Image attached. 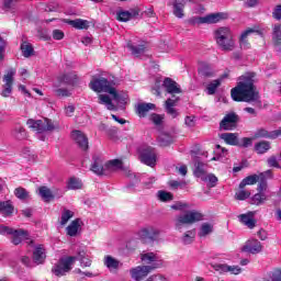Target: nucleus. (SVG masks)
<instances>
[{
	"label": "nucleus",
	"mask_w": 281,
	"mask_h": 281,
	"mask_svg": "<svg viewBox=\"0 0 281 281\" xmlns=\"http://www.w3.org/2000/svg\"><path fill=\"white\" fill-rule=\"evenodd\" d=\"M89 87L95 93H109V95H112V100L119 104L126 102V94L117 91V81L113 79L93 76Z\"/></svg>",
	"instance_id": "nucleus-1"
},
{
	"label": "nucleus",
	"mask_w": 281,
	"mask_h": 281,
	"mask_svg": "<svg viewBox=\"0 0 281 281\" xmlns=\"http://www.w3.org/2000/svg\"><path fill=\"white\" fill-rule=\"evenodd\" d=\"M76 260H79L81 267H91V258L87 256L85 250H80L77 257H64L59 259V261L53 267L52 272L58 278L67 276V273L74 269Z\"/></svg>",
	"instance_id": "nucleus-2"
},
{
	"label": "nucleus",
	"mask_w": 281,
	"mask_h": 281,
	"mask_svg": "<svg viewBox=\"0 0 281 281\" xmlns=\"http://www.w3.org/2000/svg\"><path fill=\"white\" fill-rule=\"evenodd\" d=\"M215 41L224 52H232L235 47L234 35L229 27H220L215 31Z\"/></svg>",
	"instance_id": "nucleus-3"
},
{
	"label": "nucleus",
	"mask_w": 281,
	"mask_h": 281,
	"mask_svg": "<svg viewBox=\"0 0 281 281\" xmlns=\"http://www.w3.org/2000/svg\"><path fill=\"white\" fill-rule=\"evenodd\" d=\"M203 221V214L199 211H188L180 215H177L175 218L176 229L181 231L186 225H193V223H199Z\"/></svg>",
	"instance_id": "nucleus-4"
},
{
	"label": "nucleus",
	"mask_w": 281,
	"mask_h": 281,
	"mask_svg": "<svg viewBox=\"0 0 281 281\" xmlns=\"http://www.w3.org/2000/svg\"><path fill=\"white\" fill-rule=\"evenodd\" d=\"M229 14L225 12H217V13H210L204 16H193L190 18L188 23L190 25H212L214 23H221V21H225V19H228Z\"/></svg>",
	"instance_id": "nucleus-5"
},
{
	"label": "nucleus",
	"mask_w": 281,
	"mask_h": 281,
	"mask_svg": "<svg viewBox=\"0 0 281 281\" xmlns=\"http://www.w3.org/2000/svg\"><path fill=\"white\" fill-rule=\"evenodd\" d=\"M137 153L142 164H145V166H149L150 168L157 166V151L154 147L142 145L138 147Z\"/></svg>",
	"instance_id": "nucleus-6"
},
{
	"label": "nucleus",
	"mask_w": 281,
	"mask_h": 281,
	"mask_svg": "<svg viewBox=\"0 0 281 281\" xmlns=\"http://www.w3.org/2000/svg\"><path fill=\"white\" fill-rule=\"evenodd\" d=\"M0 234H3L4 236H11V243L13 245H21L23 240H30V233L27 231L23 229H14L10 228L8 226H0Z\"/></svg>",
	"instance_id": "nucleus-7"
},
{
	"label": "nucleus",
	"mask_w": 281,
	"mask_h": 281,
	"mask_svg": "<svg viewBox=\"0 0 281 281\" xmlns=\"http://www.w3.org/2000/svg\"><path fill=\"white\" fill-rule=\"evenodd\" d=\"M231 95L235 102H247V76L239 77L237 87L231 90Z\"/></svg>",
	"instance_id": "nucleus-8"
},
{
	"label": "nucleus",
	"mask_w": 281,
	"mask_h": 281,
	"mask_svg": "<svg viewBox=\"0 0 281 281\" xmlns=\"http://www.w3.org/2000/svg\"><path fill=\"white\" fill-rule=\"evenodd\" d=\"M155 269H159V265H153V266H137L135 268H132L130 270L131 277L135 281H142L144 278L150 273V271H155Z\"/></svg>",
	"instance_id": "nucleus-9"
},
{
	"label": "nucleus",
	"mask_w": 281,
	"mask_h": 281,
	"mask_svg": "<svg viewBox=\"0 0 281 281\" xmlns=\"http://www.w3.org/2000/svg\"><path fill=\"white\" fill-rule=\"evenodd\" d=\"M247 104H252L255 109H262V101L260 100V90H258L256 85L248 83Z\"/></svg>",
	"instance_id": "nucleus-10"
},
{
	"label": "nucleus",
	"mask_w": 281,
	"mask_h": 281,
	"mask_svg": "<svg viewBox=\"0 0 281 281\" xmlns=\"http://www.w3.org/2000/svg\"><path fill=\"white\" fill-rule=\"evenodd\" d=\"M14 76H16V69L14 68L9 69L4 75V85L2 91L0 92V95H2V98H10V95L12 94V85L14 82Z\"/></svg>",
	"instance_id": "nucleus-11"
},
{
	"label": "nucleus",
	"mask_w": 281,
	"mask_h": 281,
	"mask_svg": "<svg viewBox=\"0 0 281 281\" xmlns=\"http://www.w3.org/2000/svg\"><path fill=\"white\" fill-rule=\"evenodd\" d=\"M281 135V130H276L272 132H269L265 128H259L256 131L254 137H248L247 138V144H251V142H254V139H260V138H266V139H278V137H280Z\"/></svg>",
	"instance_id": "nucleus-12"
},
{
	"label": "nucleus",
	"mask_w": 281,
	"mask_h": 281,
	"mask_svg": "<svg viewBox=\"0 0 281 281\" xmlns=\"http://www.w3.org/2000/svg\"><path fill=\"white\" fill-rule=\"evenodd\" d=\"M138 236L143 243H153L159 239V229L148 226L138 232Z\"/></svg>",
	"instance_id": "nucleus-13"
},
{
	"label": "nucleus",
	"mask_w": 281,
	"mask_h": 281,
	"mask_svg": "<svg viewBox=\"0 0 281 281\" xmlns=\"http://www.w3.org/2000/svg\"><path fill=\"white\" fill-rule=\"evenodd\" d=\"M238 122V115L235 113H229L224 116L220 123L221 131H234Z\"/></svg>",
	"instance_id": "nucleus-14"
},
{
	"label": "nucleus",
	"mask_w": 281,
	"mask_h": 281,
	"mask_svg": "<svg viewBox=\"0 0 281 281\" xmlns=\"http://www.w3.org/2000/svg\"><path fill=\"white\" fill-rule=\"evenodd\" d=\"M71 137L82 150H87V148H89V138H87V135H85V133H82L81 131H72Z\"/></svg>",
	"instance_id": "nucleus-15"
},
{
	"label": "nucleus",
	"mask_w": 281,
	"mask_h": 281,
	"mask_svg": "<svg viewBox=\"0 0 281 281\" xmlns=\"http://www.w3.org/2000/svg\"><path fill=\"white\" fill-rule=\"evenodd\" d=\"M226 78H229V72H225L220 78L210 81L206 86L207 95H214V93H216L218 87H221V85H223V81L226 80Z\"/></svg>",
	"instance_id": "nucleus-16"
},
{
	"label": "nucleus",
	"mask_w": 281,
	"mask_h": 281,
	"mask_svg": "<svg viewBox=\"0 0 281 281\" xmlns=\"http://www.w3.org/2000/svg\"><path fill=\"white\" fill-rule=\"evenodd\" d=\"M178 102H179V97L172 95L171 98L167 99L165 103V109L168 115L172 116L173 119L179 115V112H177V109H175Z\"/></svg>",
	"instance_id": "nucleus-17"
},
{
	"label": "nucleus",
	"mask_w": 281,
	"mask_h": 281,
	"mask_svg": "<svg viewBox=\"0 0 281 281\" xmlns=\"http://www.w3.org/2000/svg\"><path fill=\"white\" fill-rule=\"evenodd\" d=\"M162 87L166 89L167 93L175 95L177 93H181V86L177 83V81L172 80L171 78H166L164 80Z\"/></svg>",
	"instance_id": "nucleus-18"
},
{
	"label": "nucleus",
	"mask_w": 281,
	"mask_h": 281,
	"mask_svg": "<svg viewBox=\"0 0 281 281\" xmlns=\"http://www.w3.org/2000/svg\"><path fill=\"white\" fill-rule=\"evenodd\" d=\"M194 0H175L173 2V14L177 19H183V8L188 5V3H192Z\"/></svg>",
	"instance_id": "nucleus-19"
},
{
	"label": "nucleus",
	"mask_w": 281,
	"mask_h": 281,
	"mask_svg": "<svg viewBox=\"0 0 281 281\" xmlns=\"http://www.w3.org/2000/svg\"><path fill=\"white\" fill-rule=\"evenodd\" d=\"M91 170L92 172H94V175H99V176L108 175L106 164H104V160H102V158L100 157L94 158L93 164L91 166Z\"/></svg>",
	"instance_id": "nucleus-20"
},
{
	"label": "nucleus",
	"mask_w": 281,
	"mask_h": 281,
	"mask_svg": "<svg viewBox=\"0 0 281 281\" xmlns=\"http://www.w3.org/2000/svg\"><path fill=\"white\" fill-rule=\"evenodd\" d=\"M140 260L145 265H149V267H153V265H158V267H160L161 265L159 263V256H157L155 252H142Z\"/></svg>",
	"instance_id": "nucleus-21"
},
{
	"label": "nucleus",
	"mask_w": 281,
	"mask_h": 281,
	"mask_svg": "<svg viewBox=\"0 0 281 281\" xmlns=\"http://www.w3.org/2000/svg\"><path fill=\"white\" fill-rule=\"evenodd\" d=\"M147 47L148 46L146 45V42H140L138 44H133L132 42L127 43V48L133 54V56H136V58L144 54Z\"/></svg>",
	"instance_id": "nucleus-22"
},
{
	"label": "nucleus",
	"mask_w": 281,
	"mask_h": 281,
	"mask_svg": "<svg viewBox=\"0 0 281 281\" xmlns=\"http://www.w3.org/2000/svg\"><path fill=\"white\" fill-rule=\"evenodd\" d=\"M45 247L43 245H37L33 251V260L35 265H43L45 262Z\"/></svg>",
	"instance_id": "nucleus-23"
},
{
	"label": "nucleus",
	"mask_w": 281,
	"mask_h": 281,
	"mask_svg": "<svg viewBox=\"0 0 281 281\" xmlns=\"http://www.w3.org/2000/svg\"><path fill=\"white\" fill-rule=\"evenodd\" d=\"M26 124L31 131L37 133L38 135L45 133L44 121L42 120L30 119L27 120Z\"/></svg>",
	"instance_id": "nucleus-24"
},
{
	"label": "nucleus",
	"mask_w": 281,
	"mask_h": 281,
	"mask_svg": "<svg viewBox=\"0 0 281 281\" xmlns=\"http://www.w3.org/2000/svg\"><path fill=\"white\" fill-rule=\"evenodd\" d=\"M198 71L203 78H214L216 76V70L205 63L200 64Z\"/></svg>",
	"instance_id": "nucleus-25"
},
{
	"label": "nucleus",
	"mask_w": 281,
	"mask_h": 281,
	"mask_svg": "<svg viewBox=\"0 0 281 281\" xmlns=\"http://www.w3.org/2000/svg\"><path fill=\"white\" fill-rule=\"evenodd\" d=\"M217 271L221 273H231L232 276H239L243 272V269L238 266H228V265H218Z\"/></svg>",
	"instance_id": "nucleus-26"
},
{
	"label": "nucleus",
	"mask_w": 281,
	"mask_h": 281,
	"mask_svg": "<svg viewBox=\"0 0 281 281\" xmlns=\"http://www.w3.org/2000/svg\"><path fill=\"white\" fill-rule=\"evenodd\" d=\"M154 103H138L136 105V113L139 117H146L148 115V111H155Z\"/></svg>",
	"instance_id": "nucleus-27"
},
{
	"label": "nucleus",
	"mask_w": 281,
	"mask_h": 281,
	"mask_svg": "<svg viewBox=\"0 0 281 281\" xmlns=\"http://www.w3.org/2000/svg\"><path fill=\"white\" fill-rule=\"evenodd\" d=\"M66 23L71 25V27H75V30H89V26L91 25L89 21L82 19L66 20Z\"/></svg>",
	"instance_id": "nucleus-28"
},
{
	"label": "nucleus",
	"mask_w": 281,
	"mask_h": 281,
	"mask_svg": "<svg viewBox=\"0 0 281 281\" xmlns=\"http://www.w3.org/2000/svg\"><path fill=\"white\" fill-rule=\"evenodd\" d=\"M248 254H260L262 251V244L258 239H250L247 244Z\"/></svg>",
	"instance_id": "nucleus-29"
},
{
	"label": "nucleus",
	"mask_w": 281,
	"mask_h": 281,
	"mask_svg": "<svg viewBox=\"0 0 281 281\" xmlns=\"http://www.w3.org/2000/svg\"><path fill=\"white\" fill-rule=\"evenodd\" d=\"M271 150V143L269 140H261L255 144V151L257 155H265Z\"/></svg>",
	"instance_id": "nucleus-30"
},
{
	"label": "nucleus",
	"mask_w": 281,
	"mask_h": 281,
	"mask_svg": "<svg viewBox=\"0 0 281 281\" xmlns=\"http://www.w3.org/2000/svg\"><path fill=\"white\" fill-rule=\"evenodd\" d=\"M220 137L229 146H238V134L236 133H223Z\"/></svg>",
	"instance_id": "nucleus-31"
},
{
	"label": "nucleus",
	"mask_w": 281,
	"mask_h": 281,
	"mask_svg": "<svg viewBox=\"0 0 281 281\" xmlns=\"http://www.w3.org/2000/svg\"><path fill=\"white\" fill-rule=\"evenodd\" d=\"M14 212V205H12L11 201L0 202V214L2 216H12Z\"/></svg>",
	"instance_id": "nucleus-32"
},
{
	"label": "nucleus",
	"mask_w": 281,
	"mask_h": 281,
	"mask_svg": "<svg viewBox=\"0 0 281 281\" xmlns=\"http://www.w3.org/2000/svg\"><path fill=\"white\" fill-rule=\"evenodd\" d=\"M103 265L110 270L114 271L120 268V261L112 256H105L103 259Z\"/></svg>",
	"instance_id": "nucleus-33"
},
{
	"label": "nucleus",
	"mask_w": 281,
	"mask_h": 281,
	"mask_svg": "<svg viewBox=\"0 0 281 281\" xmlns=\"http://www.w3.org/2000/svg\"><path fill=\"white\" fill-rule=\"evenodd\" d=\"M53 131H60V123L49 119H44V133H52Z\"/></svg>",
	"instance_id": "nucleus-34"
},
{
	"label": "nucleus",
	"mask_w": 281,
	"mask_h": 281,
	"mask_svg": "<svg viewBox=\"0 0 281 281\" xmlns=\"http://www.w3.org/2000/svg\"><path fill=\"white\" fill-rule=\"evenodd\" d=\"M105 169H106V175H111V172L122 170V162L117 159L110 160L105 162Z\"/></svg>",
	"instance_id": "nucleus-35"
},
{
	"label": "nucleus",
	"mask_w": 281,
	"mask_h": 281,
	"mask_svg": "<svg viewBox=\"0 0 281 281\" xmlns=\"http://www.w3.org/2000/svg\"><path fill=\"white\" fill-rule=\"evenodd\" d=\"M273 45L279 52H281V25H276L272 36Z\"/></svg>",
	"instance_id": "nucleus-36"
},
{
	"label": "nucleus",
	"mask_w": 281,
	"mask_h": 281,
	"mask_svg": "<svg viewBox=\"0 0 281 281\" xmlns=\"http://www.w3.org/2000/svg\"><path fill=\"white\" fill-rule=\"evenodd\" d=\"M214 232V225L210 223H203L200 227V232L198 233V236L200 238H205L206 236H210Z\"/></svg>",
	"instance_id": "nucleus-37"
},
{
	"label": "nucleus",
	"mask_w": 281,
	"mask_h": 281,
	"mask_svg": "<svg viewBox=\"0 0 281 281\" xmlns=\"http://www.w3.org/2000/svg\"><path fill=\"white\" fill-rule=\"evenodd\" d=\"M99 104H104L109 111H115V105L111 101V97L106 94L99 95Z\"/></svg>",
	"instance_id": "nucleus-38"
},
{
	"label": "nucleus",
	"mask_w": 281,
	"mask_h": 281,
	"mask_svg": "<svg viewBox=\"0 0 281 281\" xmlns=\"http://www.w3.org/2000/svg\"><path fill=\"white\" fill-rule=\"evenodd\" d=\"M68 190H81L82 180L80 178L71 177L67 182Z\"/></svg>",
	"instance_id": "nucleus-39"
},
{
	"label": "nucleus",
	"mask_w": 281,
	"mask_h": 281,
	"mask_svg": "<svg viewBox=\"0 0 281 281\" xmlns=\"http://www.w3.org/2000/svg\"><path fill=\"white\" fill-rule=\"evenodd\" d=\"M175 142V138L168 133H161L158 136V144L160 146H170Z\"/></svg>",
	"instance_id": "nucleus-40"
},
{
	"label": "nucleus",
	"mask_w": 281,
	"mask_h": 281,
	"mask_svg": "<svg viewBox=\"0 0 281 281\" xmlns=\"http://www.w3.org/2000/svg\"><path fill=\"white\" fill-rule=\"evenodd\" d=\"M201 181L206 183L207 188H216L218 183V178L214 173H206Z\"/></svg>",
	"instance_id": "nucleus-41"
},
{
	"label": "nucleus",
	"mask_w": 281,
	"mask_h": 281,
	"mask_svg": "<svg viewBox=\"0 0 281 281\" xmlns=\"http://www.w3.org/2000/svg\"><path fill=\"white\" fill-rule=\"evenodd\" d=\"M135 16V13L131 11H119L116 13L117 21H121L122 23H126L127 21H131Z\"/></svg>",
	"instance_id": "nucleus-42"
},
{
	"label": "nucleus",
	"mask_w": 281,
	"mask_h": 281,
	"mask_svg": "<svg viewBox=\"0 0 281 281\" xmlns=\"http://www.w3.org/2000/svg\"><path fill=\"white\" fill-rule=\"evenodd\" d=\"M206 175L205 165L203 162H195L194 176L202 180Z\"/></svg>",
	"instance_id": "nucleus-43"
},
{
	"label": "nucleus",
	"mask_w": 281,
	"mask_h": 281,
	"mask_svg": "<svg viewBox=\"0 0 281 281\" xmlns=\"http://www.w3.org/2000/svg\"><path fill=\"white\" fill-rule=\"evenodd\" d=\"M194 238H196V232L188 231L182 236L181 241L183 243V245H192V243H194Z\"/></svg>",
	"instance_id": "nucleus-44"
},
{
	"label": "nucleus",
	"mask_w": 281,
	"mask_h": 281,
	"mask_svg": "<svg viewBox=\"0 0 281 281\" xmlns=\"http://www.w3.org/2000/svg\"><path fill=\"white\" fill-rule=\"evenodd\" d=\"M247 186V178H245L239 184V191L236 193L237 201H245L247 199V192L245 191V187Z\"/></svg>",
	"instance_id": "nucleus-45"
},
{
	"label": "nucleus",
	"mask_w": 281,
	"mask_h": 281,
	"mask_svg": "<svg viewBox=\"0 0 281 281\" xmlns=\"http://www.w3.org/2000/svg\"><path fill=\"white\" fill-rule=\"evenodd\" d=\"M78 229H80L79 220L72 221L70 225L66 228L68 236H76V234H78Z\"/></svg>",
	"instance_id": "nucleus-46"
},
{
	"label": "nucleus",
	"mask_w": 281,
	"mask_h": 281,
	"mask_svg": "<svg viewBox=\"0 0 281 281\" xmlns=\"http://www.w3.org/2000/svg\"><path fill=\"white\" fill-rule=\"evenodd\" d=\"M267 201V195L265 193H256L250 199V205H262Z\"/></svg>",
	"instance_id": "nucleus-47"
},
{
	"label": "nucleus",
	"mask_w": 281,
	"mask_h": 281,
	"mask_svg": "<svg viewBox=\"0 0 281 281\" xmlns=\"http://www.w3.org/2000/svg\"><path fill=\"white\" fill-rule=\"evenodd\" d=\"M21 49L24 58H30L34 54V47L27 42L22 43Z\"/></svg>",
	"instance_id": "nucleus-48"
},
{
	"label": "nucleus",
	"mask_w": 281,
	"mask_h": 281,
	"mask_svg": "<svg viewBox=\"0 0 281 281\" xmlns=\"http://www.w3.org/2000/svg\"><path fill=\"white\" fill-rule=\"evenodd\" d=\"M38 194L46 202H48L50 199H54V195L52 194V190H49V188H47V187H40L38 188Z\"/></svg>",
	"instance_id": "nucleus-49"
},
{
	"label": "nucleus",
	"mask_w": 281,
	"mask_h": 281,
	"mask_svg": "<svg viewBox=\"0 0 281 281\" xmlns=\"http://www.w3.org/2000/svg\"><path fill=\"white\" fill-rule=\"evenodd\" d=\"M70 218H74V211L64 209V211L61 212L60 225H67Z\"/></svg>",
	"instance_id": "nucleus-50"
},
{
	"label": "nucleus",
	"mask_w": 281,
	"mask_h": 281,
	"mask_svg": "<svg viewBox=\"0 0 281 281\" xmlns=\"http://www.w3.org/2000/svg\"><path fill=\"white\" fill-rule=\"evenodd\" d=\"M157 196L158 200L161 201L162 203H168V201H172L173 199L172 193L168 191H158Z\"/></svg>",
	"instance_id": "nucleus-51"
},
{
	"label": "nucleus",
	"mask_w": 281,
	"mask_h": 281,
	"mask_svg": "<svg viewBox=\"0 0 281 281\" xmlns=\"http://www.w3.org/2000/svg\"><path fill=\"white\" fill-rule=\"evenodd\" d=\"M13 135L15 139H25L27 137V132H25V128H23V126H16Z\"/></svg>",
	"instance_id": "nucleus-52"
},
{
	"label": "nucleus",
	"mask_w": 281,
	"mask_h": 281,
	"mask_svg": "<svg viewBox=\"0 0 281 281\" xmlns=\"http://www.w3.org/2000/svg\"><path fill=\"white\" fill-rule=\"evenodd\" d=\"M267 177L265 176V173H260V179L258 182V192H265V190H267Z\"/></svg>",
	"instance_id": "nucleus-53"
},
{
	"label": "nucleus",
	"mask_w": 281,
	"mask_h": 281,
	"mask_svg": "<svg viewBox=\"0 0 281 281\" xmlns=\"http://www.w3.org/2000/svg\"><path fill=\"white\" fill-rule=\"evenodd\" d=\"M14 194L18 199H20L21 201H25V199H27V196H30V194L27 193V191L23 188H18L14 190Z\"/></svg>",
	"instance_id": "nucleus-54"
},
{
	"label": "nucleus",
	"mask_w": 281,
	"mask_h": 281,
	"mask_svg": "<svg viewBox=\"0 0 281 281\" xmlns=\"http://www.w3.org/2000/svg\"><path fill=\"white\" fill-rule=\"evenodd\" d=\"M256 82H258V75L254 71H248L247 72V87H249V85H255Z\"/></svg>",
	"instance_id": "nucleus-55"
},
{
	"label": "nucleus",
	"mask_w": 281,
	"mask_h": 281,
	"mask_svg": "<svg viewBox=\"0 0 281 281\" xmlns=\"http://www.w3.org/2000/svg\"><path fill=\"white\" fill-rule=\"evenodd\" d=\"M76 80V75L69 74V75H64L60 77V82H65L66 85H74Z\"/></svg>",
	"instance_id": "nucleus-56"
},
{
	"label": "nucleus",
	"mask_w": 281,
	"mask_h": 281,
	"mask_svg": "<svg viewBox=\"0 0 281 281\" xmlns=\"http://www.w3.org/2000/svg\"><path fill=\"white\" fill-rule=\"evenodd\" d=\"M269 278L271 281H281V270L276 268L274 270L270 271Z\"/></svg>",
	"instance_id": "nucleus-57"
},
{
	"label": "nucleus",
	"mask_w": 281,
	"mask_h": 281,
	"mask_svg": "<svg viewBox=\"0 0 281 281\" xmlns=\"http://www.w3.org/2000/svg\"><path fill=\"white\" fill-rule=\"evenodd\" d=\"M171 210H190V204L186 202H177L176 204L171 205Z\"/></svg>",
	"instance_id": "nucleus-58"
},
{
	"label": "nucleus",
	"mask_w": 281,
	"mask_h": 281,
	"mask_svg": "<svg viewBox=\"0 0 281 281\" xmlns=\"http://www.w3.org/2000/svg\"><path fill=\"white\" fill-rule=\"evenodd\" d=\"M256 34V36H262V31H260V26L255 25L252 27L247 29V36Z\"/></svg>",
	"instance_id": "nucleus-59"
},
{
	"label": "nucleus",
	"mask_w": 281,
	"mask_h": 281,
	"mask_svg": "<svg viewBox=\"0 0 281 281\" xmlns=\"http://www.w3.org/2000/svg\"><path fill=\"white\" fill-rule=\"evenodd\" d=\"M260 181V175H251L247 177V186H256Z\"/></svg>",
	"instance_id": "nucleus-60"
},
{
	"label": "nucleus",
	"mask_w": 281,
	"mask_h": 281,
	"mask_svg": "<svg viewBox=\"0 0 281 281\" xmlns=\"http://www.w3.org/2000/svg\"><path fill=\"white\" fill-rule=\"evenodd\" d=\"M74 113H76V106L74 104H68L65 106V115L67 117H74Z\"/></svg>",
	"instance_id": "nucleus-61"
},
{
	"label": "nucleus",
	"mask_w": 281,
	"mask_h": 281,
	"mask_svg": "<svg viewBox=\"0 0 281 281\" xmlns=\"http://www.w3.org/2000/svg\"><path fill=\"white\" fill-rule=\"evenodd\" d=\"M55 93L58 98H69L71 95V92L67 89H56Z\"/></svg>",
	"instance_id": "nucleus-62"
},
{
	"label": "nucleus",
	"mask_w": 281,
	"mask_h": 281,
	"mask_svg": "<svg viewBox=\"0 0 281 281\" xmlns=\"http://www.w3.org/2000/svg\"><path fill=\"white\" fill-rule=\"evenodd\" d=\"M239 45L241 49L247 48V31H244L239 37Z\"/></svg>",
	"instance_id": "nucleus-63"
},
{
	"label": "nucleus",
	"mask_w": 281,
	"mask_h": 281,
	"mask_svg": "<svg viewBox=\"0 0 281 281\" xmlns=\"http://www.w3.org/2000/svg\"><path fill=\"white\" fill-rule=\"evenodd\" d=\"M268 165L270 168H280V162H278V158L276 156L268 158Z\"/></svg>",
	"instance_id": "nucleus-64"
}]
</instances>
